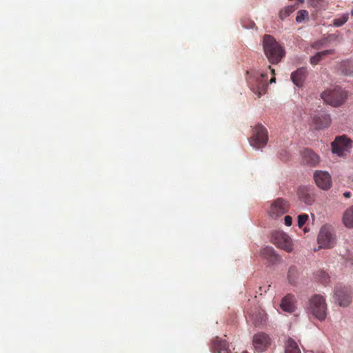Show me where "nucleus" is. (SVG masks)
<instances>
[{
    "instance_id": "obj_1",
    "label": "nucleus",
    "mask_w": 353,
    "mask_h": 353,
    "mask_svg": "<svg viewBox=\"0 0 353 353\" xmlns=\"http://www.w3.org/2000/svg\"><path fill=\"white\" fill-rule=\"evenodd\" d=\"M263 48L267 59L272 64L279 63L285 55L284 48L270 34L263 36Z\"/></svg>"
},
{
    "instance_id": "obj_2",
    "label": "nucleus",
    "mask_w": 353,
    "mask_h": 353,
    "mask_svg": "<svg viewBox=\"0 0 353 353\" xmlns=\"http://www.w3.org/2000/svg\"><path fill=\"white\" fill-rule=\"evenodd\" d=\"M307 312L316 319L323 321L327 316V304L325 299L321 295L314 294L309 300L307 306Z\"/></svg>"
},
{
    "instance_id": "obj_3",
    "label": "nucleus",
    "mask_w": 353,
    "mask_h": 353,
    "mask_svg": "<svg viewBox=\"0 0 353 353\" xmlns=\"http://www.w3.org/2000/svg\"><path fill=\"white\" fill-rule=\"evenodd\" d=\"M347 97V92L339 86L327 89L321 94V98L326 103L335 107L341 105Z\"/></svg>"
},
{
    "instance_id": "obj_4",
    "label": "nucleus",
    "mask_w": 353,
    "mask_h": 353,
    "mask_svg": "<svg viewBox=\"0 0 353 353\" xmlns=\"http://www.w3.org/2000/svg\"><path fill=\"white\" fill-rule=\"evenodd\" d=\"M248 83L250 89L260 97L265 94L268 88V75L255 72L248 78Z\"/></svg>"
},
{
    "instance_id": "obj_5",
    "label": "nucleus",
    "mask_w": 353,
    "mask_h": 353,
    "mask_svg": "<svg viewBox=\"0 0 353 353\" xmlns=\"http://www.w3.org/2000/svg\"><path fill=\"white\" fill-rule=\"evenodd\" d=\"M268 140L267 129L261 124H257L253 129L252 136L249 139L250 145L256 149H259L267 144Z\"/></svg>"
},
{
    "instance_id": "obj_6",
    "label": "nucleus",
    "mask_w": 353,
    "mask_h": 353,
    "mask_svg": "<svg viewBox=\"0 0 353 353\" xmlns=\"http://www.w3.org/2000/svg\"><path fill=\"white\" fill-rule=\"evenodd\" d=\"M352 147L351 141L345 136L336 137L332 143V150L333 153L339 157H345L350 152Z\"/></svg>"
},
{
    "instance_id": "obj_7",
    "label": "nucleus",
    "mask_w": 353,
    "mask_h": 353,
    "mask_svg": "<svg viewBox=\"0 0 353 353\" xmlns=\"http://www.w3.org/2000/svg\"><path fill=\"white\" fill-rule=\"evenodd\" d=\"M289 207L288 201L283 198H277L271 203L268 211L269 215L272 218L281 216L288 212Z\"/></svg>"
},
{
    "instance_id": "obj_8",
    "label": "nucleus",
    "mask_w": 353,
    "mask_h": 353,
    "mask_svg": "<svg viewBox=\"0 0 353 353\" xmlns=\"http://www.w3.org/2000/svg\"><path fill=\"white\" fill-rule=\"evenodd\" d=\"M352 291L350 288L337 286L334 290V296L339 305L347 307L352 303Z\"/></svg>"
},
{
    "instance_id": "obj_9",
    "label": "nucleus",
    "mask_w": 353,
    "mask_h": 353,
    "mask_svg": "<svg viewBox=\"0 0 353 353\" xmlns=\"http://www.w3.org/2000/svg\"><path fill=\"white\" fill-rule=\"evenodd\" d=\"M299 199L307 205H311L315 201L314 189L309 186H301L297 191Z\"/></svg>"
},
{
    "instance_id": "obj_10",
    "label": "nucleus",
    "mask_w": 353,
    "mask_h": 353,
    "mask_svg": "<svg viewBox=\"0 0 353 353\" xmlns=\"http://www.w3.org/2000/svg\"><path fill=\"white\" fill-rule=\"evenodd\" d=\"M314 179L316 185L323 190H327L332 186L331 176L327 172L321 170L315 171L314 173Z\"/></svg>"
},
{
    "instance_id": "obj_11",
    "label": "nucleus",
    "mask_w": 353,
    "mask_h": 353,
    "mask_svg": "<svg viewBox=\"0 0 353 353\" xmlns=\"http://www.w3.org/2000/svg\"><path fill=\"white\" fill-rule=\"evenodd\" d=\"M249 319L256 327L263 326L267 320L265 311L259 307H255L249 312Z\"/></svg>"
},
{
    "instance_id": "obj_12",
    "label": "nucleus",
    "mask_w": 353,
    "mask_h": 353,
    "mask_svg": "<svg viewBox=\"0 0 353 353\" xmlns=\"http://www.w3.org/2000/svg\"><path fill=\"white\" fill-rule=\"evenodd\" d=\"M253 345L258 352L265 351L270 345V338L263 332H259L253 336Z\"/></svg>"
},
{
    "instance_id": "obj_13",
    "label": "nucleus",
    "mask_w": 353,
    "mask_h": 353,
    "mask_svg": "<svg viewBox=\"0 0 353 353\" xmlns=\"http://www.w3.org/2000/svg\"><path fill=\"white\" fill-rule=\"evenodd\" d=\"M336 235L333 228L328 225H323L318 235V243H332L335 241Z\"/></svg>"
},
{
    "instance_id": "obj_14",
    "label": "nucleus",
    "mask_w": 353,
    "mask_h": 353,
    "mask_svg": "<svg viewBox=\"0 0 353 353\" xmlns=\"http://www.w3.org/2000/svg\"><path fill=\"white\" fill-rule=\"evenodd\" d=\"M307 76L305 68H299L291 74L292 82L298 87H302Z\"/></svg>"
},
{
    "instance_id": "obj_15",
    "label": "nucleus",
    "mask_w": 353,
    "mask_h": 353,
    "mask_svg": "<svg viewBox=\"0 0 353 353\" xmlns=\"http://www.w3.org/2000/svg\"><path fill=\"white\" fill-rule=\"evenodd\" d=\"M302 161L310 166H316L319 162V157L310 149H305L302 153Z\"/></svg>"
},
{
    "instance_id": "obj_16",
    "label": "nucleus",
    "mask_w": 353,
    "mask_h": 353,
    "mask_svg": "<svg viewBox=\"0 0 353 353\" xmlns=\"http://www.w3.org/2000/svg\"><path fill=\"white\" fill-rule=\"evenodd\" d=\"M313 122L315 129L321 130L330 126L331 119L329 114H322L314 116Z\"/></svg>"
},
{
    "instance_id": "obj_17",
    "label": "nucleus",
    "mask_w": 353,
    "mask_h": 353,
    "mask_svg": "<svg viewBox=\"0 0 353 353\" xmlns=\"http://www.w3.org/2000/svg\"><path fill=\"white\" fill-rule=\"evenodd\" d=\"M295 297L294 295L288 294L284 296L281 303V307L283 310L288 312H292L295 310Z\"/></svg>"
},
{
    "instance_id": "obj_18",
    "label": "nucleus",
    "mask_w": 353,
    "mask_h": 353,
    "mask_svg": "<svg viewBox=\"0 0 353 353\" xmlns=\"http://www.w3.org/2000/svg\"><path fill=\"white\" fill-rule=\"evenodd\" d=\"M270 239L272 243H290L291 241L290 236L280 230L272 231Z\"/></svg>"
},
{
    "instance_id": "obj_19",
    "label": "nucleus",
    "mask_w": 353,
    "mask_h": 353,
    "mask_svg": "<svg viewBox=\"0 0 353 353\" xmlns=\"http://www.w3.org/2000/svg\"><path fill=\"white\" fill-rule=\"evenodd\" d=\"M261 256L270 263L273 264L279 260L278 255L272 247L266 246L261 252Z\"/></svg>"
},
{
    "instance_id": "obj_20",
    "label": "nucleus",
    "mask_w": 353,
    "mask_h": 353,
    "mask_svg": "<svg viewBox=\"0 0 353 353\" xmlns=\"http://www.w3.org/2000/svg\"><path fill=\"white\" fill-rule=\"evenodd\" d=\"M343 223L345 227L353 228V205L345 210L343 215Z\"/></svg>"
},
{
    "instance_id": "obj_21",
    "label": "nucleus",
    "mask_w": 353,
    "mask_h": 353,
    "mask_svg": "<svg viewBox=\"0 0 353 353\" xmlns=\"http://www.w3.org/2000/svg\"><path fill=\"white\" fill-rule=\"evenodd\" d=\"M285 353H301V350L296 342L289 338L285 343Z\"/></svg>"
},
{
    "instance_id": "obj_22",
    "label": "nucleus",
    "mask_w": 353,
    "mask_h": 353,
    "mask_svg": "<svg viewBox=\"0 0 353 353\" xmlns=\"http://www.w3.org/2000/svg\"><path fill=\"white\" fill-rule=\"evenodd\" d=\"M334 50H325L321 52H319L311 57L310 63L314 65H317L325 56L334 54Z\"/></svg>"
},
{
    "instance_id": "obj_23",
    "label": "nucleus",
    "mask_w": 353,
    "mask_h": 353,
    "mask_svg": "<svg viewBox=\"0 0 353 353\" xmlns=\"http://www.w3.org/2000/svg\"><path fill=\"white\" fill-rule=\"evenodd\" d=\"M340 70L341 72L347 76L353 74V63L352 61L347 60L343 61L340 65Z\"/></svg>"
},
{
    "instance_id": "obj_24",
    "label": "nucleus",
    "mask_w": 353,
    "mask_h": 353,
    "mask_svg": "<svg viewBox=\"0 0 353 353\" xmlns=\"http://www.w3.org/2000/svg\"><path fill=\"white\" fill-rule=\"evenodd\" d=\"M296 9L297 6L296 5H290L286 6L280 11L279 17L282 20H283L285 18L288 17L291 13H292Z\"/></svg>"
},
{
    "instance_id": "obj_25",
    "label": "nucleus",
    "mask_w": 353,
    "mask_h": 353,
    "mask_svg": "<svg viewBox=\"0 0 353 353\" xmlns=\"http://www.w3.org/2000/svg\"><path fill=\"white\" fill-rule=\"evenodd\" d=\"M334 37V35L333 34H331V35H329L326 38H323V39H321L316 42H314L312 45V47L313 48H315V49H320L321 47L324 46L326 45V43L330 41L332 38Z\"/></svg>"
},
{
    "instance_id": "obj_26",
    "label": "nucleus",
    "mask_w": 353,
    "mask_h": 353,
    "mask_svg": "<svg viewBox=\"0 0 353 353\" xmlns=\"http://www.w3.org/2000/svg\"><path fill=\"white\" fill-rule=\"evenodd\" d=\"M297 273L298 271L295 267H290L289 268L288 277L290 283L294 284L295 283Z\"/></svg>"
},
{
    "instance_id": "obj_27",
    "label": "nucleus",
    "mask_w": 353,
    "mask_h": 353,
    "mask_svg": "<svg viewBox=\"0 0 353 353\" xmlns=\"http://www.w3.org/2000/svg\"><path fill=\"white\" fill-rule=\"evenodd\" d=\"M348 20V14H344L341 17L334 19L333 25L336 27H341L345 24Z\"/></svg>"
},
{
    "instance_id": "obj_28",
    "label": "nucleus",
    "mask_w": 353,
    "mask_h": 353,
    "mask_svg": "<svg viewBox=\"0 0 353 353\" xmlns=\"http://www.w3.org/2000/svg\"><path fill=\"white\" fill-rule=\"evenodd\" d=\"M309 219V216L307 214H301L298 216V226L299 228H302Z\"/></svg>"
},
{
    "instance_id": "obj_29",
    "label": "nucleus",
    "mask_w": 353,
    "mask_h": 353,
    "mask_svg": "<svg viewBox=\"0 0 353 353\" xmlns=\"http://www.w3.org/2000/svg\"><path fill=\"white\" fill-rule=\"evenodd\" d=\"M307 16H308V12L307 10H299L297 12L296 21L298 23H300L303 20H304Z\"/></svg>"
},
{
    "instance_id": "obj_30",
    "label": "nucleus",
    "mask_w": 353,
    "mask_h": 353,
    "mask_svg": "<svg viewBox=\"0 0 353 353\" xmlns=\"http://www.w3.org/2000/svg\"><path fill=\"white\" fill-rule=\"evenodd\" d=\"M278 248L287 252H290L293 250V244H278Z\"/></svg>"
},
{
    "instance_id": "obj_31",
    "label": "nucleus",
    "mask_w": 353,
    "mask_h": 353,
    "mask_svg": "<svg viewBox=\"0 0 353 353\" xmlns=\"http://www.w3.org/2000/svg\"><path fill=\"white\" fill-rule=\"evenodd\" d=\"M311 4L316 8H321L325 2L324 0H310Z\"/></svg>"
},
{
    "instance_id": "obj_32",
    "label": "nucleus",
    "mask_w": 353,
    "mask_h": 353,
    "mask_svg": "<svg viewBox=\"0 0 353 353\" xmlns=\"http://www.w3.org/2000/svg\"><path fill=\"white\" fill-rule=\"evenodd\" d=\"M332 247L330 246V244H321L319 245L317 248L314 247L312 248L314 252L318 251L320 249H330Z\"/></svg>"
},
{
    "instance_id": "obj_33",
    "label": "nucleus",
    "mask_w": 353,
    "mask_h": 353,
    "mask_svg": "<svg viewBox=\"0 0 353 353\" xmlns=\"http://www.w3.org/2000/svg\"><path fill=\"white\" fill-rule=\"evenodd\" d=\"M284 221H285V224L287 225V226H290L292 223V219L290 216H285V218H284Z\"/></svg>"
},
{
    "instance_id": "obj_34",
    "label": "nucleus",
    "mask_w": 353,
    "mask_h": 353,
    "mask_svg": "<svg viewBox=\"0 0 353 353\" xmlns=\"http://www.w3.org/2000/svg\"><path fill=\"white\" fill-rule=\"evenodd\" d=\"M321 281L323 282V283H325L327 282V280L328 279V275L326 272H321Z\"/></svg>"
},
{
    "instance_id": "obj_35",
    "label": "nucleus",
    "mask_w": 353,
    "mask_h": 353,
    "mask_svg": "<svg viewBox=\"0 0 353 353\" xmlns=\"http://www.w3.org/2000/svg\"><path fill=\"white\" fill-rule=\"evenodd\" d=\"M270 287V285H268L265 286V287H262V286L259 287V292H260V294H262L263 292H266L269 290Z\"/></svg>"
},
{
    "instance_id": "obj_36",
    "label": "nucleus",
    "mask_w": 353,
    "mask_h": 353,
    "mask_svg": "<svg viewBox=\"0 0 353 353\" xmlns=\"http://www.w3.org/2000/svg\"><path fill=\"white\" fill-rule=\"evenodd\" d=\"M343 196L345 198H350L351 196H352V193L350 192H345L343 193Z\"/></svg>"
},
{
    "instance_id": "obj_37",
    "label": "nucleus",
    "mask_w": 353,
    "mask_h": 353,
    "mask_svg": "<svg viewBox=\"0 0 353 353\" xmlns=\"http://www.w3.org/2000/svg\"><path fill=\"white\" fill-rule=\"evenodd\" d=\"M347 266H353V259H350L346 262Z\"/></svg>"
},
{
    "instance_id": "obj_38",
    "label": "nucleus",
    "mask_w": 353,
    "mask_h": 353,
    "mask_svg": "<svg viewBox=\"0 0 353 353\" xmlns=\"http://www.w3.org/2000/svg\"><path fill=\"white\" fill-rule=\"evenodd\" d=\"M275 81H276V79H275V77H273L270 79V83H275Z\"/></svg>"
},
{
    "instance_id": "obj_39",
    "label": "nucleus",
    "mask_w": 353,
    "mask_h": 353,
    "mask_svg": "<svg viewBox=\"0 0 353 353\" xmlns=\"http://www.w3.org/2000/svg\"><path fill=\"white\" fill-rule=\"evenodd\" d=\"M269 69L271 70V72L273 75H274V70L273 68H271V66H269Z\"/></svg>"
},
{
    "instance_id": "obj_40",
    "label": "nucleus",
    "mask_w": 353,
    "mask_h": 353,
    "mask_svg": "<svg viewBox=\"0 0 353 353\" xmlns=\"http://www.w3.org/2000/svg\"><path fill=\"white\" fill-rule=\"evenodd\" d=\"M303 1H304V0H297L298 3H303Z\"/></svg>"
},
{
    "instance_id": "obj_41",
    "label": "nucleus",
    "mask_w": 353,
    "mask_h": 353,
    "mask_svg": "<svg viewBox=\"0 0 353 353\" xmlns=\"http://www.w3.org/2000/svg\"><path fill=\"white\" fill-rule=\"evenodd\" d=\"M351 14L353 16V8L351 10Z\"/></svg>"
},
{
    "instance_id": "obj_42",
    "label": "nucleus",
    "mask_w": 353,
    "mask_h": 353,
    "mask_svg": "<svg viewBox=\"0 0 353 353\" xmlns=\"http://www.w3.org/2000/svg\"><path fill=\"white\" fill-rule=\"evenodd\" d=\"M243 353H245V352H243Z\"/></svg>"
}]
</instances>
